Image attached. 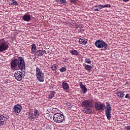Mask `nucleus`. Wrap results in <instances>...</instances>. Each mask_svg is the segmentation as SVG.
<instances>
[{
  "instance_id": "obj_32",
  "label": "nucleus",
  "mask_w": 130,
  "mask_h": 130,
  "mask_svg": "<svg viewBox=\"0 0 130 130\" xmlns=\"http://www.w3.org/2000/svg\"><path fill=\"white\" fill-rule=\"evenodd\" d=\"M67 71V68L64 67H62L60 69V73H63V72H66Z\"/></svg>"
},
{
  "instance_id": "obj_31",
  "label": "nucleus",
  "mask_w": 130,
  "mask_h": 130,
  "mask_svg": "<svg viewBox=\"0 0 130 130\" xmlns=\"http://www.w3.org/2000/svg\"><path fill=\"white\" fill-rule=\"evenodd\" d=\"M85 62H86V63H91V59H90V58H85Z\"/></svg>"
},
{
  "instance_id": "obj_13",
  "label": "nucleus",
  "mask_w": 130,
  "mask_h": 130,
  "mask_svg": "<svg viewBox=\"0 0 130 130\" xmlns=\"http://www.w3.org/2000/svg\"><path fill=\"white\" fill-rule=\"evenodd\" d=\"M79 86L81 89H82L83 92V94H86V93H87V91H88V89H87L86 86H85V85H84V84H83V83L82 82L79 83Z\"/></svg>"
},
{
  "instance_id": "obj_25",
  "label": "nucleus",
  "mask_w": 130,
  "mask_h": 130,
  "mask_svg": "<svg viewBox=\"0 0 130 130\" xmlns=\"http://www.w3.org/2000/svg\"><path fill=\"white\" fill-rule=\"evenodd\" d=\"M57 3H59L61 4V5H64L66 3H67V1L66 0H56Z\"/></svg>"
},
{
  "instance_id": "obj_24",
  "label": "nucleus",
  "mask_w": 130,
  "mask_h": 130,
  "mask_svg": "<svg viewBox=\"0 0 130 130\" xmlns=\"http://www.w3.org/2000/svg\"><path fill=\"white\" fill-rule=\"evenodd\" d=\"M92 11H95V12H99V9H98V6L96 5L92 8Z\"/></svg>"
},
{
  "instance_id": "obj_28",
  "label": "nucleus",
  "mask_w": 130,
  "mask_h": 130,
  "mask_svg": "<svg viewBox=\"0 0 130 130\" xmlns=\"http://www.w3.org/2000/svg\"><path fill=\"white\" fill-rule=\"evenodd\" d=\"M34 116L36 117H38V116H39V112H38V110H35L34 111Z\"/></svg>"
},
{
  "instance_id": "obj_38",
  "label": "nucleus",
  "mask_w": 130,
  "mask_h": 130,
  "mask_svg": "<svg viewBox=\"0 0 130 130\" xmlns=\"http://www.w3.org/2000/svg\"><path fill=\"white\" fill-rule=\"evenodd\" d=\"M35 119V118L34 117H32V118H31V120H34Z\"/></svg>"
},
{
  "instance_id": "obj_16",
  "label": "nucleus",
  "mask_w": 130,
  "mask_h": 130,
  "mask_svg": "<svg viewBox=\"0 0 130 130\" xmlns=\"http://www.w3.org/2000/svg\"><path fill=\"white\" fill-rule=\"evenodd\" d=\"M98 7L100 8V10H101V9H104V8H111V6L110 4H107L105 5H99Z\"/></svg>"
},
{
  "instance_id": "obj_18",
  "label": "nucleus",
  "mask_w": 130,
  "mask_h": 130,
  "mask_svg": "<svg viewBox=\"0 0 130 130\" xmlns=\"http://www.w3.org/2000/svg\"><path fill=\"white\" fill-rule=\"evenodd\" d=\"M83 112L87 114H90L92 112V109L90 108H85L83 110Z\"/></svg>"
},
{
  "instance_id": "obj_21",
  "label": "nucleus",
  "mask_w": 130,
  "mask_h": 130,
  "mask_svg": "<svg viewBox=\"0 0 130 130\" xmlns=\"http://www.w3.org/2000/svg\"><path fill=\"white\" fill-rule=\"evenodd\" d=\"M54 95H55V91H52L51 92L49 95L48 98L49 99H52V98H53L54 97Z\"/></svg>"
},
{
  "instance_id": "obj_10",
  "label": "nucleus",
  "mask_w": 130,
  "mask_h": 130,
  "mask_svg": "<svg viewBox=\"0 0 130 130\" xmlns=\"http://www.w3.org/2000/svg\"><path fill=\"white\" fill-rule=\"evenodd\" d=\"M95 107L97 110H104L105 106L100 102H97L95 104Z\"/></svg>"
},
{
  "instance_id": "obj_36",
  "label": "nucleus",
  "mask_w": 130,
  "mask_h": 130,
  "mask_svg": "<svg viewBox=\"0 0 130 130\" xmlns=\"http://www.w3.org/2000/svg\"><path fill=\"white\" fill-rule=\"evenodd\" d=\"M126 129L127 130H130V126H127L126 127Z\"/></svg>"
},
{
  "instance_id": "obj_1",
  "label": "nucleus",
  "mask_w": 130,
  "mask_h": 130,
  "mask_svg": "<svg viewBox=\"0 0 130 130\" xmlns=\"http://www.w3.org/2000/svg\"><path fill=\"white\" fill-rule=\"evenodd\" d=\"M36 77L39 82H44V73L39 67L36 69Z\"/></svg>"
},
{
  "instance_id": "obj_34",
  "label": "nucleus",
  "mask_w": 130,
  "mask_h": 130,
  "mask_svg": "<svg viewBox=\"0 0 130 130\" xmlns=\"http://www.w3.org/2000/svg\"><path fill=\"white\" fill-rule=\"evenodd\" d=\"M33 115H34L33 113H29L28 114L29 117H33Z\"/></svg>"
},
{
  "instance_id": "obj_27",
  "label": "nucleus",
  "mask_w": 130,
  "mask_h": 130,
  "mask_svg": "<svg viewBox=\"0 0 130 130\" xmlns=\"http://www.w3.org/2000/svg\"><path fill=\"white\" fill-rule=\"evenodd\" d=\"M10 5H12V6H18V3H17V2H16V1L12 0L10 3Z\"/></svg>"
},
{
  "instance_id": "obj_22",
  "label": "nucleus",
  "mask_w": 130,
  "mask_h": 130,
  "mask_svg": "<svg viewBox=\"0 0 130 130\" xmlns=\"http://www.w3.org/2000/svg\"><path fill=\"white\" fill-rule=\"evenodd\" d=\"M36 49H37L36 45H35V44H33L31 45V50L32 52L33 53H34L35 52H36Z\"/></svg>"
},
{
  "instance_id": "obj_11",
  "label": "nucleus",
  "mask_w": 130,
  "mask_h": 130,
  "mask_svg": "<svg viewBox=\"0 0 130 130\" xmlns=\"http://www.w3.org/2000/svg\"><path fill=\"white\" fill-rule=\"evenodd\" d=\"M22 110V107L20 105H16L13 107V112L14 113H20Z\"/></svg>"
},
{
  "instance_id": "obj_35",
  "label": "nucleus",
  "mask_w": 130,
  "mask_h": 130,
  "mask_svg": "<svg viewBox=\"0 0 130 130\" xmlns=\"http://www.w3.org/2000/svg\"><path fill=\"white\" fill-rule=\"evenodd\" d=\"M71 3L72 4H76V0H71Z\"/></svg>"
},
{
  "instance_id": "obj_33",
  "label": "nucleus",
  "mask_w": 130,
  "mask_h": 130,
  "mask_svg": "<svg viewBox=\"0 0 130 130\" xmlns=\"http://www.w3.org/2000/svg\"><path fill=\"white\" fill-rule=\"evenodd\" d=\"M125 98H127V99H130V94L127 93L125 96Z\"/></svg>"
},
{
  "instance_id": "obj_3",
  "label": "nucleus",
  "mask_w": 130,
  "mask_h": 130,
  "mask_svg": "<svg viewBox=\"0 0 130 130\" xmlns=\"http://www.w3.org/2000/svg\"><path fill=\"white\" fill-rule=\"evenodd\" d=\"M16 59V61L17 62V66L18 67V69L20 70V71H22L23 73L25 72V60L23 59V57H19Z\"/></svg>"
},
{
  "instance_id": "obj_19",
  "label": "nucleus",
  "mask_w": 130,
  "mask_h": 130,
  "mask_svg": "<svg viewBox=\"0 0 130 130\" xmlns=\"http://www.w3.org/2000/svg\"><path fill=\"white\" fill-rule=\"evenodd\" d=\"M70 52L72 55H79V52L75 49L70 50Z\"/></svg>"
},
{
  "instance_id": "obj_12",
  "label": "nucleus",
  "mask_w": 130,
  "mask_h": 130,
  "mask_svg": "<svg viewBox=\"0 0 130 130\" xmlns=\"http://www.w3.org/2000/svg\"><path fill=\"white\" fill-rule=\"evenodd\" d=\"M22 19L24 21H25V22H29L31 20V15L28 13L25 14Z\"/></svg>"
},
{
  "instance_id": "obj_14",
  "label": "nucleus",
  "mask_w": 130,
  "mask_h": 130,
  "mask_svg": "<svg viewBox=\"0 0 130 130\" xmlns=\"http://www.w3.org/2000/svg\"><path fill=\"white\" fill-rule=\"evenodd\" d=\"M116 95L119 98H123L124 97V91L121 90L119 91L116 93Z\"/></svg>"
},
{
  "instance_id": "obj_2",
  "label": "nucleus",
  "mask_w": 130,
  "mask_h": 130,
  "mask_svg": "<svg viewBox=\"0 0 130 130\" xmlns=\"http://www.w3.org/2000/svg\"><path fill=\"white\" fill-rule=\"evenodd\" d=\"M53 120L56 123H61L64 121V116L62 114L57 113L53 116Z\"/></svg>"
},
{
  "instance_id": "obj_30",
  "label": "nucleus",
  "mask_w": 130,
  "mask_h": 130,
  "mask_svg": "<svg viewBox=\"0 0 130 130\" xmlns=\"http://www.w3.org/2000/svg\"><path fill=\"white\" fill-rule=\"evenodd\" d=\"M51 69H52V70L53 72H55V71H56V70H57V67H56V66L53 65L51 67Z\"/></svg>"
},
{
  "instance_id": "obj_39",
  "label": "nucleus",
  "mask_w": 130,
  "mask_h": 130,
  "mask_svg": "<svg viewBox=\"0 0 130 130\" xmlns=\"http://www.w3.org/2000/svg\"><path fill=\"white\" fill-rule=\"evenodd\" d=\"M75 28H79V27H78V26H76V27H75Z\"/></svg>"
},
{
  "instance_id": "obj_5",
  "label": "nucleus",
  "mask_w": 130,
  "mask_h": 130,
  "mask_svg": "<svg viewBox=\"0 0 130 130\" xmlns=\"http://www.w3.org/2000/svg\"><path fill=\"white\" fill-rule=\"evenodd\" d=\"M104 107L105 108V112L107 119H108V120H110V118H111V110H112V108L110 106V104H109L108 102H107L106 107Z\"/></svg>"
},
{
  "instance_id": "obj_15",
  "label": "nucleus",
  "mask_w": 130,
  "mask_h": 130,
  "mask_svg": "<svg viewBox=\"0 0 130 130\" xmlns=\"http://www.w3.org/2000/svg\"><path fill=\"white\" fill-rule=\"evenodd\" d=\"M62 86L64 90H68L69 88H70V86H69V84L67 82H66V81H64L62 83Z\"/></svg>"
},
{
  "instance_id": "obj_4",
  "label": "nucleus",
  "mask_w": 130,
  "mask_h": 130,
  "mask_svg": "<svg viewBox=\"0 0 130 130\" xmlns=\"http://www.w3.org/2000/svg\"><path fill=\"white\" fill-rule=\"evenodd\" d=\"M95 45L98 48H103V50H106L108 45L103 40H98L95 42Z\"/></svg>"
},
{
  "instance_id": "obj_20",
  "label": "nucleus",
  "mask_w": 130,
  "mask_h": 130,
  "mask_svg": "<svg viewBox=\"0 0 130 130\" xmlns=\"http://www.w3.org/2000/svg\"><path fill=\"white\" fill-rule=\"evenodd\" d=\"M79 42L80 44H82V45H86L87 44V40H84V39H79Z\"/></svg>"
},
{
  "instance_id": "obj_23",
  "label": "nucleus",
  "mask_w": 130,
  "mask_h": 130,
  "mask_svg": "<svg viewBox=\"0 0 130 130\" xmlns=\"http://www.w3.org/2000/svg\"><path fill=\"white\" fill-rule=\"evenodd\" d=\"M86 71H91L92 70V66L87 64L84 67Z\"/></svg>"
},
{
  "instance_id": "obj_6",
  "label": "nucleus",
  "mask_w": 130,
  "mask_h": 130,
  "mask_svg": "<svg viewBox=\"0 0 130 130\" xmlns=\"http://www.w3.org/2000/svg\"><path fill=\"white\" fill-rule=\"evenodd\" d=\"M93 101L90 100H86L82 102V106L84 108L93 107Z\"/></svg>"
},
{
  "instance_id": "obj_17",
  "label": "nucleus",
  "mask_w": 130,
  "mask_h": 130,
  "mask_svg": "<svg viewBox=\"0 0 130 130\" xmlns=\"http://www.w3.org/2000/svg\"><path fill=\"white\" fill-rule=\"evenodd\" d=\"M37 53L39 56H42L44 53H46V51L44 50H39L37 51Z\"/></svg>"
},
{
  "instance_id": "obj_26",
  "label": "nucleus",
  "mask_w": 130,
  "mask_h": 130,
  "mask_svg": "<svg viewBox=\"0 0 130 130\" xmlns=\"http://www.w3.org/2000/svg\"><path fill=\"white\" fill-rule=\"evenodd\" d=\"M4 122H5V121H4V118H3V116L0 115V126L4 124Z\"/></svg>"
},
{
  "instance_id": "obj_9",
  "label": "nucleus",
  "mask_w": 130,
  "mask_h": 130,
  "mask_svg": "<svg viewBox=\"0 0 130 130\" xmlns=\"http://www.w3.org/2000/svg\"><path fill=\"white\" fill-rule=\"evenodd\" d=\"M11 70H19L16 59H14L11 62Z\"/></svg>"
},
{
  "instance_id": "obj_7",
  "label": "nucleus",
  "mask_w": 130,
  "mask_h": 130,
  "mask_svg": "<svg viewBox=\"0 0 130 130\" xmlns=\"http://www.w3.org/2000/svg\"><path fill=\"white\" fill-rule=\"evenodd\" d=\"M22 72H21L20 71H15L14 73V77L17 81H22V75L23 74H25V71L23 72V71H22Z\"/></svg>"
},
{
  "instance_id": "obj_29",
  "label": "nucleus",
  "mask_w": 130,
  "mask_h": 130,
  "mask_svg": "<svg viewBox=\"0 0 130 130\" xmlns=\"http://www.w3.org/2000/svg\"><path fill=\"white\" fill-rule=\"evenodd\" d=\"M2 116L3 118H4V121H6V120L8 119L9 118V116H8L7 115L3 114V115H0Z\"/></svg>"
},
{
  "instance_id": "obj_8",
  "label": "nucleus",
  "mask_w": 130,
  "mask_h": 130,
  "mask_svg": "<svg viewBox=\"0 0 130 130\" xmlns=\"http://www.w3.org/2000/svg\"><path fill=\"white\" fill-rule=\"evenodd\" d=\"M8 48H9V45L7 42H3L0 44V52L7 50Z\"/></svg>"
},
{
  "instance_id": "obj_37",
  "label": "nucleus",
  "mask_w": 130,
  "mask_h": 130,
  "mask_svg": "<svg viewBox=\"0 0 130 130\" xmlns=\"http://www.w3.org/2000/svg\"><path fill=\"white\" fill-rule=\"evenodd\" d=\"M128 1H129V0H123V1L125 2V3L128 2Z\"/></svg>"
}]
</instances>
